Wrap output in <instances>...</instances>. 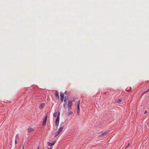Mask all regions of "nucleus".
Here are the masks:
<instances>
[{
    "mask_svg": "<svg viewBox=\"0 0 149 149\" xmlns=\"http://www.w3.org/2000/svg\"><path fill=\"white\" fill-rule=\"evenodd\" d=\"M56 142V140L54 141L52 143H51L49 142H47V145L50 146H54Z\"/></svg>",
    "mask_w": 149,
    "mask_h": 149,
    "instance_id": "nucleus-2",
    "label": "nucleus"
},
{
    "mask_svg": "<svg viewBox=\"0 0 149 149\" xmlns=\"http://www.w3.org/2000/svg\"><path fill=\"white\" fill-rule=\"evenodd\" d=\"M65 94H66V92H65Z\"/></svg>",
    "mask_w": 149,
    "mask_h": 149,
    "instance_id": "nucleus-27",
    "label": "nucleus"
},
{
    "mask_svg": "<svg viewBox=\"0 0 149 149\" xmlns=\"http://www.w3.org/2000/svg\"><path fill=\"white\" fill-rule=\"evenodd\" d=\"M122 101V100L121 99H118L117 101V102L118 103H120L121 101Z\"/></svg>",
    "mask_w": 149,
    "mask_h": 149,
    "instance_id": "nucleus-17",
    "label": "nucleus"
},
{
    "mask_svg": "<svg viewBox=\"0 0 149 149\" xmlns=\"http://www.w3.org/2000/svg\"><path fill=\"white\" fill-rule=\"evenodd\" d=\"M108 132L106 131L103 133L102 134L100 135L101 136H104L105 135L108 133Z\"/></svg>",
    "mask_w": 149,
    "mask_h": 149,
    "instance_id": "nucleus-11",
    "label": "nucleus"
},
{
    "mask_svg": "<svg viewBox=\"0 0 149 149\" xmlns=\"http://www.w3.org/2000/svg\"><path fill=\"white\" fill-rule=\"evenodd\" d=\"M64 126H62L61 127L58 129V131L55 133V136H56L59 134L63 131V128Z\"/></svg>",
    "mask_w": 149,
    "mask_h": 149,
    "instance_id": "nucleus-1",
    "label": "nucleus"
},
{
    "mask_svg": "<svg viewBox=\"0 0 149 149\" xmlns=\"http://www.w3.org/2000/svg\"><path fill=\"white\" fill-rule=\"evenodd\" d=\"M33 129L31 127H29L28 128L27 130V132L28 133H29L33 131Z\"/></svg>",
    "mask_w": 149,
    "mask_h": 149,
    "instance_id": "nucleus-7",
    "label": "nucleus"
},
{
    "mask_svg": "<svg viewBox=\"0 0 149 149\" xmlns=\"http://www.w3.org/2000/svg\"><path fill=\"white\" fill-rule=\"evenodd\" d=\"M19 139V137L18 136V135H16V138H15V144H17V141H16V139Z\"/></svg>",
    "mask_w": 149,
    "mask_h": 149,
    "instance_id": "nucleus-12",
    "label": "nucleus"
},
{
    "mask_svg": "<svg viewBox=\"0 0 149 149\" xmlns=\"http://www.w3.org/2000/svg\"><path fill=\"white\" fill-rule=\"evenodd\" d=\"M60 113L59 112H58L57 116L56 118H60Z\"/></svg>",
    "mask_w": 149,
    "mask_h": 149,
    "instance_id": "nucleus-19",
    "label": "nucleus"
},
{
    "mask_svg": "<svg viewBox=\"0 0 149 149\" xmlns=\"http://www.w3.org/2000/svg\"><path fill=\"white\" fill-rule=\"evenodd\" d=\"M57 115V112L54 113V114H53V116L54 117H55Z\"/></svg>",
    "mask_w": 149,
    "mask_h": 149,
    "instance_id": "nucleus-18",
    "label": "nucleus"
},
{
    "mask_svg": "<svg viewBox=\"0 0 149 149\" xmlns=\"http://www.w3.org/2000/svg\"><path fill=\"white\" fill-rule=\"evenodd\" d=\"M147 112V111H146L144 112V113L146 114Z\"/></svg>",
    "mask_w": 149,
    "mask_h": 149,
    "instance_id": "nucleus-25",
    "label": "nucleus"
},
{
    "mask_svg": "<svg viewBox=\"0 0 149 149\" xmlns=\"http://www.w3.org/2000/svg\"><path fill=\"white\" fill-rule=\"evenodd\" d=\"M47 116H45V117L43 120V124H42L43 126H45L46 125V123L47 122Z\"/></svg>",
    "mask_w": 149,
    "mask_h": 149,
    "instance_id": "nucleus-4",
    "label": "nucleus"
},
{
    "mask_svg": "<svg viewBox=\"0 0 149 149\" xmlns=\"http://www.w3.org/2000/svg\"><path fill=\"white\" fill-rule=\"evenodd\" d=\"M149 89H148L146 91H145V92H144L143 93V95H144L145 93H146L147 92H149Z\"/></svg>",
    "mask_w": 149,
    "mask_h": 149,
    "instance_id": "nucleus-20",
    "label": "nucleus"
},
{
    "mask_svg": "<svg viewBox=\"0 0 149 149\" xmlns=\"http://www.w3.org/2000/svg\"><path fill=\"white\" fill-rule=\"evenodd\" d=\"M73 101H74L75 100V99L74 98H73Z\"/></svg>",
    "mask_w": 149,
    "mask_h": 149,
    "instance_id": "nucleus-24",
    "label": "nucleus"
},
{
    "mask_svg": "<svg viewBox=\"0 0 149 149\" xmlns=\"http://www.w3.org/2000/svg\"><path fill=\"white\" fill-rule=\"evenodd\" d=\"M59 119L60 118H56V125L58 126L59 125Z\"/></svg>",
    "mask_w": 149,
    "mask_h": 149,
    "instance_id": "nucleus-6",
    "label": "nucleus"
},
{
    "mask_svg": "<svg viewBox=\"0 0 149 149\" xmlns=\"http://www.w3.org/2000/svg\"><path fill=\"white\" fill-rule=\"evenodd\" d=\"M64 94L61 93L60 97L61 98H64Z\"/></svg>",
    "mask_w": 149,
    "mask_h": 149,
    "instance_id": "nucleus-14",
    "label": "nucleus"
},
{
    "mask_svg": "<svg viewBox=\"0 0 149 149\" xmlns=\"http://www.w3.org/2000/svg\"><path fill=\"white\" fill-rule=\"evenodd\" d=\"M37 149H40V147L39 146H38Z\"/></svg>",
    "mask_w": 149,
    "mask_h": 149,
    "instance_id": "nucleus-23",
    "label": "nucleus"
},
{
    "mask_svg": "<svg viewBox=\"0 0 149 149\" xmlns=\"http://www.w3.org/2000/svg\"><path fill=\"white\" fill-rule=\"evenodd\" d=\"M22 149H24V146L23 147Z\"/></svg>",
    "mask_w": 149,
    "mask_h": 149,
    "instance_id": "nucleus-28",
    "label": "nucleus"
},
{
    "mask_svg": "<svg viewBox=\"0 0 149 149\" xmlns=\"http://www.w3.org/2000/svg\"><path fill=\"white\" fill-rule=\"evenodd\" d=\"M64 98H61V102H63V100Z\"/></svg>",
    "mask_w": 149,
    "mask_h": 149,
    "instance_id": "nucleus-21",
    "label": "nucleus"
},
{
    "mask_svg": "<svg viewBox=\"0 0 149 149\" xmlns=\"http://www.w3.org/2000/svg\"><path fill=\"white\" fill-rule=\"evenodd\" d=\"M72 102L71 101H68V110H69L71 109L72 106Z\"/></svg>",
    "mask_w": 149,
    "mask_h": 149,
    "instance_id": "nucleus-3",
    "label": "nucleus"
},
{
    "mask_svg": "<svg viewBox=\"0 0 149 149\" xmlns=\"http://www.w3.org/2000/svg\"><path fill=\"white\" fill-rule=\"evenodd\" d=\"M80 108L79 107H77V113L78 115L79 114Z\"/></svg>",
    "mask_w": 149,
    "mask_h": 149,
    "instance_id": "nucleus-10",
    "label": "nucleus"
},
{
    "mask_svg": "<svg viewBox=\"0 0 149 149\" xmlns=\"http://www.w3.org/2000/svg\"><path fill=\"white\" fill-rule=\"evenodd\" d=\"M80 103V100H78L77 102V107L79 106V104Z\"/></svg>",
    "mask_w": 149,
    "mask_h": 149,
    "instance_id": "nucleus-15",
    "label": "nucleus"
},
{
    "mask_svg": "<svg viewBox=\"0 0 149 149\" xmlns=\"http://www.w3.org/2000/svg\"><path fill=\"white\" fill-rule=\"evenodd\" d=\"M54 95L57 99H59V97L58 95V91H56L54 93Z\"/></svg>",
    "mask_w": 149,
    "mask_h": 149,
    "instance_id": "nucleus-5",
    "label": "nucleus"
},
{
    "mask_svg": "<svg viewBox=\"0 0 149 149\" xmlns=\"http://www.w3.org/2000/svg\"><path fill=\"white\" fill-rule=\"evenodd\" d=\"M67 104L68 105V103H67V102H64L63 106L65 109H66L67 108Z\"/></svg>",
    "mask_w": 149,
    "mask_h": 149,
    "instance_id": "nucleus-9",
    "label": "nucleus"
},
{
    "mask_svg": "<svg viewBox=\"0 0 149 149\" xmlns=\"http://www.w3.org/2000/svg\"><path fill=\"white\" fill-rule=\"evenodd\" d=\"M73 113L72 111H69L68 112H67L66 113V114L67 115L70 116V115H72Z\"/></svg>",
    "mask_w": 149,
    "mask_h": 149,
    "instance_id": "nucleus-8",
    "label": "nucleus"
},
{
    "mask_svg": "<svg viewBox=\"0 0 149 149\" xmlns=\"http://www.w3.org/2000/svg\"><path fill=\"white\" fill-rule=\"evenodd\" d=\"M52 148H47V149H52Z\"/></svg>",
    "mask_w": 149,
    "mask_h": 149,
    "instance_id": "nucleus-26",
    "label": "nucleus"
},
{
    "mask_svg": "<svg viewBox=\"0 0 149 149\" xmlns=\"http://www.w3.org/2000/svg\"><path fill=\"white\" fill-rule=\"evenodd\" d=\"M129 144H128V145L126 146V148H127L128 147V146H129Z\"/></svg>",
    "mask_w": 149,
    "mask_h": 149,
    "instance_id": "nucleus-22",
    "label": "nucleus"
},
{
    "mask_svg": "<svg viewBox=\"0 0 149 149\" xmlns=\"http://www.w3.org/2000/svg\"><path fill=\"white\" fill-rule=\"evenodd\" d=\"M45 104L44 103H42L40 105L39 108L40 109H42L43 108V107L45 105Z\"/></svg>",
    "mask_w": 149,
    "mask_h": 149,
    "instance_id": "nucleus-13",
    "label": "nucleus"
},
{
    "mask_svg": "<svg viewBox=\"0 0 149 149\" xmlns=\"http://www.w3.org/2000/svg\"><path fill=\"white\" fill-rule=\"evenodd\" d=\"M67 100H68V97H65L64 102H67Z\"/></svg>",
    "mask_w": 149,
    "mask_h": 149,
    "instance_id": "nucleus-16",
    "label": "nucleus"
}]
</instances>
